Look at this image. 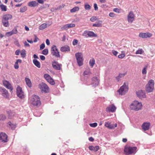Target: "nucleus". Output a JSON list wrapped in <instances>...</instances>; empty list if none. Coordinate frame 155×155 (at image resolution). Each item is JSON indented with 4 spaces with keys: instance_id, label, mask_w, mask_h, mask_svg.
Listing matches in <instances>:
<instances>
[{
    "instance_id": "1",
    "label": "nucleus",
    "mask_w": 155,
    "mask_h": 155,
    "mask_svg": "<svg viewBox=\"0 0 155 155\" xmlns=\"http://www.w3.org/2000/svg\"><path fill=\"white\" fill-rule=\"evenodd\" d=\"M142 107V105L141 102L135 101L130 104V107L131 110L138 111L141 109Z\"/></svg>"
},
{
    "instance_id": "2",
    "label": "nucleus",
    "mask_w": 155,
    "mask_h": 155,
    "mask_svg": "<svg viewBox=\"0 0 155 155\" xmlns=\"http://www.w3.org/2000/svg\"><path fill=\"white\" fill-rule=\"evenodd\" d=\"M137 149V147H136L125 146L124 152L126 155H128L135 153L136 152Z\"/></svg>"
},
{
    "instance_id": "3",
    "label": "nucleus",
    "mask_w": 155,
    "mask_h": 155,
    "mask_svg": "<svg viewBox=\"0 0 155 155\" xmlns=\"http://www.w3.org/2000/svg\"><path fill=\"white\" fill-rule=\"evenodd\" d=\"M31 101L32 104L35 106H39L41 103L39 97L35 95H33L31 97Z\"/></svg>"
},
{
    "instance_id": "4",
    "label": "nucleus",
    "mask_w": 155,
    "mask_h": 155,
    "mask_svg": "<svg viewBox=\"0 0 155 155\" xmlns=\"http://www.w3.org/2000/svg\"><path fill=\"white\" fill-rule=\"evenodd\" d=\"M154 81L150 80L146 86V90L147 92H152L154 89Z\"/></svg>"
},
{
    "instance_id": "5",
    "label": "nucleus",
    "mask_w": 155,
    "mask_h": 155,
    "mask_svg": "<svg viewBox=\"0 0 155 155\" xmlns=\"http://www.w3.org/2000/svg\"><path fill=\"white\" fill-rule=\"evenodd\" d=\"M83 35L86 38L96 37L97 36V34L94 32L89 31H85L83 34Z\"/></svg>"
},
{
    "instance_id": "6",
    "label": "nucleus",
    "mask_w": 155,
    "mask_h": 155,
    "mask_svg": "<svg viewBox=\"0 0 155 155\" xmlns=\"http://www.w3.org/2000/svg\"><path fill=\"white\" fill-rule=\"evenodd\" d=\"M128 85H126L125 83H124V84L120 87L118 91L120 94L122 95L124 94L128 91Z\"/></svg>"
},
{
    "instance_id": "7",
    "label": "nucleus",
    "mask_w": 155,
    "mask_h": 155,
    "mask_svg": "<svg viewBox=\"0 0 155 155\" xmlns=\"http://www.w3.org/2000/svg\"><path fill=\"white\" fill-rule=\"evenodd\" d=\"M51 54L55 56L57 58L60 57L59 52L55 45H53L51 47Z\"/></svg>"
},
{
    "instance_id": "8",
    "label": "nucleus",
    "mask_w": 155,
    "mask_h": 155,
    "mask_svg": "<svg viewBox=\"0 0 155 155\" xmlns=\"http://www.w3.org/2000/svg\"><path fill=\"white\" fill-rule=\"evenodd\" d=\"M39 88L42 91L47 93L49 91V87L47 85L44 83H42L39 85Z\"/></svg>"
},
{
    "instance_id": "9",
    "label": "nucleus",
    "mask_w": 155,
    "mask_h": 155,
    "mask_svg": "<svg viewBox=\"0 0 155 155\" xmlns=\"http://www.w3.org/2000/svg\"><path fill=\"white\" fill-rule=\"evenodd\" d=\"M117 109L116 107L114 104L109 105L106 108V111L107 112L113 113Z\"/></svg>"
},
{
    "instance_id": "10",
    "label": "nucleus",
    "mask_w": 155,
    "mask_h": 155,
    "mask_svg": "<svg viewBox=\"0 0 155 155\" xmlns=\"http://www.w3.org/2000/svg\"><path fill=\"white\" fill-rule=\"evenodd\" d=\"M44 77L47 81L51 84L54 85L55 84L54 81L49 75L45 74L44 75Z\"/></svg>"
},
{
    "instance_id": "11",
    "label": "nucleus",
    "mask_w": 155,
    "mask_h": 155,
    "mask_svg": "<svg viewBox=\"0 0 155 155\" xmlns=\"http://www.w3.org/2000/svg\"><path fill=\"white\" fill-rule=\"evenodd\" d=\"M152 35L149 32L142 33H139V36L142 38H150L152 36Z\"/></svg>"
},
{
    "instance_id": "12",
    "label": "nucleus",
    "mask_w": 155,
    "mask_h": 155,
    "mask_svg": "<svg viewBox=\"0 0 155 155\" xmlns=\"http://www.w3.org/2000/svg\"><path fill=\"white\" fill-rule=\"evenodd\" d=\"M16 91L18 96L20 98H22L24 97V94L22 88L18 86L17 88Z\"/></svg>"
},
{
    "instance_id": "13",
    "label": "nucleus",
    "mask_w": 155,
    "mask_h": 155,
    "mask_svg": "<svg viewBox=\"0 0 155 155\" xmlns=\"http://www.w3.org/2000/svg\"><path fill=\"white\" fill-rule=\"evenodd\" d=\"M3 84L5 87L10 90V91H12L13 87L9 81L6 80H4L3 81Z\"/></svg>"
},
{
    "instance_id": "14",
    "label": "nucleus",
    "mask_w": 155,
    "mask_h": 155,
    "mask_svg": "<svg viewBox=\"0 0 155 155\" xmlns=\"http://www.w3.org/2000/svg\"><path fill=\"white\" fill-rule=\"evenodd\" d=\"M134 19V15L132 11H130L129 13L127 16V20L128 22L132 23Z\"/></svg>"
},
{
    "instance_id": "15",
    "label": "nucleus",
    "mask_w": 155,
    "mask_h": 155,
    "mask_svg": "<svg viewBox=\"0 0 155 155\" xmlns=\"http://www.w3.org/2000/svg\"><path fill=\"white\" fill-rule=\"evenodd\" d=\"M0 91L3 97L6 98L8 97L9 94L8 91L4 87H0Z\"/></svg>"
},
{
    "instance_id": "16",
    "label": "nucleus",
    "mask_w": 155,
    "mask_h": 155,
    "mask_svg": "<svg viewBox=\"0 0 155 155\" xmlns=\"http://www.w3.org/2000/svg\"><path fill=\"white\" fill-rule=\"evenodd\" d=\"M0 140L4 143L8 141L7 136L4 133H1L0 134Z\"/></svg>"
},
{
    "instance_id": "17",
    "label": "nucleus",
    "mask_w": 155,
    "mask_h": 155,
    "mask_svg": "<svg viewBox=\"0 0 155 155\" xmlns=\"http://www.w3.org/2000/svg\"><path fill=\"white\" fill-rule=\"evenodd\" d=\"M104 126L109 129H114L117 126V124H111L110 123L107 121L105 123Z\"/></svg>"
},
{
    "instance_id": "18",
    "label": "nucleus",
    "mask_w": 155,
    "mask_h": 155,
    "mask_svg": "<svg viewBox=\"0 0 155 155\" xmlns=\"http://www.w3.org/2000/svg\"><path fill=\"white\" fill-rule=\"evenodd\" d=\"M92 82L91 84L93 87L97 86L99 83V80L97 77H94L92 78Z\"/></svg>"
},
{
    "instance_id": "19",
    "label": "nucleus",
    "mask_w": 155,
    "mask_h": 155,
    "mask_svg": "<svg viewBox=\"0 0 155 155\" xmlns=\"http://www.w3.org/2000/svg\"><path fill=\"white\" fill-rule=\"evenodd\" d=\"M136 94L137 97L140 99H142L146 97L145 92L143 91L140 90L136 92Z\"/></svg>"
},
{
    "instance_id": "20",
    "label": "nucleus",
    "mask_w": 155,
    "mask_h": 155,
    "mask_svg": "<svg viewBox=\"0 0 155 155\" xmlns=\"http://www.w3.org/2000/svg\"><path fill=\"white\" fill-rule=\"evenodd\" d=\"M150 123L148 122H145L142 124L141 127L142 129L144 130H148L150 128Z\"/></svg>"
},
{
    "instance_id": "21",
    "label": "nucleus",
    "mask_w": 155,
    "mask_h": 155,
    "mask_svg": "<svg viewBox=\"0 0 155 155\" xmlns=\"http://www.w3.org/2000/svg\"><path fill=\"white\" fill-rule=\"evenodd\" d=\"M52 65L54 69L57 70H60V65L57 62L54 61L52 63Z\"/></svg>"
},
{
    "instance_id": "22",
    "label": "nucleus",
    "mask_w": 155,
    "mask_h": 155,
    "mask_svg": "<svg viewBox=\"0 0 155 155\" xmlns=\"http://www.w3.org/2000/svg\"><path fill=\"white\" fill-rule=\"evenodd\" d=\"M12 18V16L10 14H6L4 15L2 18V20L4 21H8V20L11 19Z\"/></svg>"
},
{
    "instance_id": "23",
    "label": "nucleus",
    "mask_w": 155,
    "mask_h": 155,
    "mask_svg": "<svg viewBox=\"0 0 155 155\" xmlns=\"http://www.w3.org/2000/svg\"><path fill=\"white\" fill-rule=\"evenodd\" d=\"M91 74L90 69L89 68H88L86 69L84 71L83 74L84 77H88L90 76Z\"/></svg>"
},
{
    "instance_id": "24",
    "label": "nucleus",
    "mask_w": 155,
    "mask_h": 155,
    "mask_svg": "<svg viewBox=\"0 0 155 155\" xmlns=\"http://www.w3.org/2000/svg\"><path fill=\"white\" fill-rule=\"evenodd\" d=\"M88 148L91 150L96 152L99 149V147L98 146H96L95 147L93 146H89Z\"/></svg>"
},
{
    "instance_id": "25",
    "label": "nucleus",
    "mask_w": 155,
    "mask_h": 155,
    "mask_svg": "<svg viewBox=\"0 0 155 155\" xmlns=\"http://www.w3.org/2000/svg\"><path fill=\"white\" fill-rule=\"evenodd\" d=\"M60 50L62 52L69 51H70V48L68 46H63L61 48Z\"/></svg>"
},
{
    "instance_id": "26",
    "label": "nucleus",
    "mask_w": 155,
    "mask_h": 155,
    "mask_svg": "<svg viewBox=\"0 0 155 155\" xmlns=\"http://www.w3.org/2000/svg\"><path fill=\"white\" fill-rule=\"evenodd\" d=\"M95 64V61L94 58H91L90 59L89 61V64L91 68H93L94 65Z\"/></svg>"
},
{
    "instance_id": "27",
    "label": "nucleus",
    "mask_w": 155,
    "mask_h": 155,
    "mask_svg": "<svg viewBox=\"0 0 155 155\" xmlns=\"http://www.w3.org/2000/svg\"><path fill=\"white\" fill-rule=\"evenodd\" d=\"M17 33V31L16 29H15V30H13L12 31L6 33V35L8 37L12 35L13 34H16Z\"/></svg>"
},
{
    "instance_id": "28",
    "label": "nucleus",
    "mask_w": 155,
    "mask_h": 155,
    "mask_svg": "<svg viewBox=\"0 0 155 155\" xmlns=\"http://www.w3.org/2000/svg\"><path fill=\"white\" fill-rule=\"evenodd\" d=\"M38 4V3L35 1L30 2L28 3V5L30 7H35Z\"/></svg>"
},
{
    "instance_id": "29",
    "label": "nucleus",
    "mask_w": 155,
    "mask_h": 155,
    "mask_svg": "<svg viewBox=\"0 0 155 155\" xmlns=\"http://www.w3.org/2000/svg\"><path fill=\"white\" fill-rule=\"evenodd\" d=\"M25 79L27 85L29 87H31V83L30 80L27 78H26Z\"/></svg>"
},
{
    "instance_id": "30",
    "label": "nucleus",
    "mask_w": 155,
    "mask_h": 155,
    "mask_svg": "<svg viewBox=\"0 0 155 155\" xmlns=\"http://www.w3.org/2000/svg\"><path fill=\"white\" fill-rule=\"evenodd\" d=\"M102 21H101L99 20L96 23L94 24L93 26L96 27H101L102 26Z\"/></svg>"
},
{
    "instance_id": "31",
    "label": "nucleus",
    "mask_w": 155,
    "mask_h": 155,
    "mask_svg": "<svg viewBox=\"0 0 155 155\" xmlns=\"http://www.w3.org/2000/svg\"><path fill=\"white\" fill-rule=\"evenodd\" d=\"M34 64L38 68H40L41 67V64L40 62L38 61L37 60L34 59L33 61Z\"/></svg>"
},
{
    "instance_id": "32",
    "label": "nucleus",
    "mask_w": 155,
    "mask_h": 155,
    "mask_svg": "<svg viewBox=\"0 0 155 155\" xmlns=\"http://www.w3.org/2000/svg\"><path fill=\"white\" fill-rule=\"evenodd\" d=\"M126 75V73L120 74L118 76L116 77V80L117 81H119L120 78L124 77Z\"/></svg>"
},
{
    "instance_id": "33",
    "label": "nucleus",
    "mask_w": 155,
    "mask_h": 155,
    "mask_svg": "<svg viewBox=\"0 0 155 155\" xmlns=\"http://www.w3.org/2000/svg\"><path fill=\"white\" fill-rule=\"evenodd\" d=\"M47 27V24L43 23L39 26V29L40 30H42Z\"/></svg>"
},
{
    "instance_id": "34",
    "label": "nucleus",
    "mask_w": 155,
    "mask_h": 155,
    "mask_svg": "<svg viewBox=\"0 0 155 155\" xmlns=\"http://www.w3.org/2000/svg\"><path fill=\"white\" fill-rule=\"evenodd\" d=\"M8 124L12 129H14L16 127V124H12L11 122H8Z\"/></svg>"
},
{
    "instance_id": "35",
    "label": "nucleus",
    "mask_w": 155,
    "mask_h": 155,
    "mask_svg": "<svg viewBox=\"0 0 155 155\" xmlns=\"http://www.w3.org/2000/svg\"><path fill=\"white\" fill-rule=\"evenodd\" d=\"M144 52V51L142 48H139L136 51V54H142Z\"/></svg>"
},
{
    "instance_id": "36",
    "label": "nucleus",
    "mask_w": 155,
    "mask_h": 155,
    "mask_svg": "<svg viewBox=\"0 0 155 155\" xmlns=\"http://www.w3.org/2000/svg\"><path fill=\"white\" fill-rule=\"evenodd\" d=\"M2 22L3 25L5 27H8L9 25L8 21H4L2 20Z\"/></svg>"
},
{
    "instance_id": "37",
    "label": "nucleus",
    "mask_w": 155,
    "mask_h": 155,
    "mask_svg": "<svg viewBox=\"0 0 155 155\" xmlns=\"http://www.w3.org/2000/svg\"><path fill=\"white\" fill-rule=\"evenodd\" d=\"M0 7L2 11H6L7 10L6 6L3 4L1 5Z\"/></svg>"
},
{
    "instance_id": "38",
    "label": "nucleus",
    "mask_w": 155,
    "mask_h": 155,
    "mask_svg": "<svg viewBox=\"0 0 155 155\" xmlns=\"http://www.w3.org/2000/svg\"><path fill=\"white\" fill-rule=\"evenodd\" d=\"M84 7L86 10H89L91 9V6L87 3H85L84 4Z\"/></svg>"
},
{
    "instance_id": "39",
    "label": "nucleus",
    "mask_w": 155,
    "mask_h": 155,
    "mask_svg": "<svg viewBox=\"0 0 155 155\" xmlns=\"http://www.w3.org/2000/svg\"><path fill=\"white\" fill-rule=\"evenodd\" d=\"M121 54H119L118 55V57L119 58L122 59L125 56L124 51H121Z\"/></svg>"
},
{
    "instance_id": "40",
    "label": "nucleus",
    "mask_w": 155,
    "mask_h": 155,
    "mask_svg": "<svg viewBox=\"0 0 155 155\" xmlns=\"http://www.w3.org/2000/svg\"><path fill=\"white\" fill-rule=\"evenodd\" d=\"M84 60V59H80L79 60V64H78V66H81L83 64Z\"/></svg>"
},
{
    "instance_id": "41",
    "label": "nucleus",
    "mask_w": 155,
    "mask_h": 155,
    "mask_svg": "<svg viewBox=\"0 0 155 155\" xmlns=\"http://www.w3.org/2000/svg\"><path fill=\"white\" fill-rule=\"evenodd\" d=\"M80 59H84L83 57V55L81 53L78 52V63H79V60Z\"/></svg>"
},
{
    "instance_id": "42",
    "label": "nucleus",
    "mask_w": 155,
    "mask_h": 155,
    "mask_svg": "<svg viewBox=\"0 0 155 155\" xmlns=\"http://www.w3.org/2000/svg\"><path fill=\"white\" fill-rule=\"evenodd\" d=\"M97 17L95 16H94L91 17L90 19V20L92 22H94L95 21L97 20Z\"/></svg>"
},
{
    "instance_id": "43",
    "label": "nucleus",
    "mask_w": 155,
    "mask_h": 155,
    "mask_svg": "<svg viewBox=\"0 0 155 155\" xmlns=\"http://www.w3.org/2000/svg\"><path fill=\"white\" fill-rule=\"evenodd\" d=\"M97 123L95 122L93 123H91L89 124L90 127H95L97 126Z\"/></svg>"
},
{
    "instance_id": "44",
    "label": "nucleus",
    "mask_w": 155,
    "mask_h": 155,
    "mask_svg": "<svg viewBox=\"0 0 155 155\" xmlns=\"http://www.w3.org/2000/svg\"><path fill=\"white\" fill-rule=\"evenodd\" d=\"M27 10V8L26 6L21 8L20 9V12H25Z\"/></svg>"
},
{
    "instance_id": "45",
    "label": "nucleus",
    "mask_w": 155,
    "mask_h": 155,
    "mask_svg": "<svg viewBox=\"0 0 155 155\" xmlns=\"http://www.w3.org/2000/svg\"><path fill=\"white\" fill-rule=\"evenodd\" d=\"M147 66L145 67L142 70V73L143 74H145L147 73Z\"/></svg>"
},
{
    "instance_id": "46",
    "label": "nucleus",
    "mask_w": 155,
    "mask_h": 155,
    "mask_svg": "<svg viewBox=\"0 0 155 155\" xmlns=\"http://www.w3.org/2000/svg\"><path fill=\"white\" fill-rule=\"evenodd\" d=\"M78 10V6H76L70 10V12L71 13H73Z\"/></svg>"
},
{
    "instance_id": "47",
    "label": "nucleus",
    "mask_w": 155,
    "mask_h": 155,
    "mask_svg": "<svg viewBox=\"0 0 155 155\" xmlns=\"http://www.w3.org/2000/svg\"><path fill=\"white\" fill-rule=\"evenodd\" d=\"M69 28L68 24L64 25V26L61 28V30H67L68 28Z\"/></svg>"
},
{
    "instance_id": "48",
    "label": "nucleus",
    "mask_w": 155,
    "mask_h": 155,
    "mask_svg": "<svg viewBox=\"0 0 155 155\" xmlns=\"http://www.w3.org/2000/svg\"><path fill=\"white\" fill-rule=\"evenodd\" d=\"M48 53V50L47 49L44 50L42 51V54L44 55H46Z\"/></svg>"
},
{
    "instance_id": "49",
    "label": "nucleus",
    "mask_w": 155,
    "mask_h": 155,
    "mask_svg": "<svg viewBox=\"0 0 155 155\" xmlns=\"http://www.w3.org/2000/svg\"><path fill=\"white\" fill-rule=\"evenodd\" d=\"M25 50H22L21 52V55L22 57L24 58L26 55V53L25 52Z\"/></svg>"
},
{
    "instance_id": "50",
    "label": "nucleus",
    "mask_w": 155,
    "mask_h": 155,
    "mask_svg": "<svg viewBox=\"0 0 155 155\" xmlns=\"http://www.w3.org/2000/svg\"><path fill=\"white\" fill-rule=\"evenodd\" d=\"M6 119V116L4 115H0V120H4Z\"/></svg>"
},
{
    "instance_id": "51",
    "label": "nucleus",
    "mask_w": 155,
    "mask_h": 155,
    "mask_svg": "<svg viewBox=\"0 0 155 155\" xmlns=\"http://www.w3.org/2000/svg\"><path fill=\"white\" fill-rule=\"evenodd\" d=\"M113 11L114 12H117L118 13H120V9H118L117 8H114L113 10Z\"/></svg>"
},
{
    "instance_id": "52",
    "label": "nucleus",
    "mask_w": 155,
    "mask_h": 155,
    "mask_svg": "<svg viewBox=\"0 0 155 155\" xmlns=\"http://www.w3.org/2000/svg\"><path fill=\"white\" fill-rule=\"evenodd\" d=\"M94 10L95 11H97L98 10V7L96 3H95L94 4Z\"/></svg>"
},
{
    "instance_id": "53",
    "label": "nucleus",
    "mask_w": 155,
    "mask_h": 155,
    "mask_svg": "<svg viewBox=\"0 0 155 155\" xmlns=\"http://www.w3.org/2000/svg\"><path fill=\"white\" fill-rule=\"evenodd\" d=\"M14 68L15 69H18L19 68L18 63L17 62H15L14 65Z\"/></svg>"
},
{
    "instance_id": "54",
    "label": "nucleus",
    "mask_w": 155,
    "mask_h": 155,
    "mask_svg": "<svg viewBox=\"0 0 155 155\" xmlns=\"http://www.w3.org/2000/svg\"><path fill=\"white\" fill-rule=\"evenodd\" d=\"M112 53L114 55L116 56L118 54V52L116 51L113 50L112 51Z\"/></svg>"
},
{
    "instance_id": "55",
    "label": "nucleus",
    "mask_w": 155,
    "mask_h": 155,
    "mask_svg": "<svg viewBox=\"0 0 155 155\" xmlns=\"http://www.w3.org/2000/svg\"><path fill=\"white\" fill-rule=\"evenodd\" d=\"M74 45H76L78 43V40L76 39H74L72 42Z\"/></svg>"
},
{
    "instance_id": "56",
    "label": "nucleus",
    "mask_w": 155,
    "mask_h": 155,
    "mask_svg": "<svg viewBox=\"0 0 155 155\" xmlns=\"http://www.w3.org/2000/svg\"><path fill=\"white\" fill-rule=\"evenodd\" d=\"M45 44H44V43L40 45V49L41 50H42V49H44L45 48Z\"/></svg>"
},
{
    "instance_id": "57",
    "label": "nucleus",
    "mask_w": 155,
    "mask_h": 155,
    "mask_svg": "<svg viewBox=\"0 0 155 155\" xmlns=\"http://www.w3.org/2000/svg\"><path fill=\"white\" fill-rule=\"evenodd\" d=\"M68 28L74 27L75 26V24H68Z\"/></svg>"
},
{
    "instance_id": "58",
    "label": "nucleus",
    "mask_w": 155,
    "mask_h": 155,
    "mask_svg": "<svg viewBox=\"0 0 155 155\" xmlns=\"http://www.w3.org/2000/svg\"><path fill=\"white\" fill-rule=\"evenodd\" d=\"M115 15L114 13L113 12H110L109 14V16L111 17H114L115 16Z\"/></svg>"
},
{
    "instance_id": "59",
    "label": "nucleus",
    "mask_w": 155,
    "mask_h": 155,
    "mask_svg": "<svg viewBox=\"0 0 155 155\" xmlns=\"http://www.w3.org/2000/svg\"><path fill=\"white\" fill-rule=\"evenodd\" d=\"M24 44L25 47H30V45L26 41L24 42Z\"/></svg>"
},
{
    "instance_id": "60",
    "label": "nucleus",
    "mask_w": 155,
    "mask_h": 155,
    "mask_svg": "<svg viewBox=\"0 0 155 155\" xmlns=\"http://www.w3.org/2000/svg\"><path fill=\"white\" fill-rule=\"evenodd\" d=\"M40 59L42 61L44 60L45 59V57L43 55H40Z\"/></svg>"
},
{
    "instance_id": "61",
    "label": "nucleus",
    "mask_w": 155,
    "mask_h": 155,
    "mask_svg": "<svg viewBox=\"0 0 155 155\" xmlns=\"http://www.w3.org/2000/svg\"><path fill=\"white\" fill-rule=\"evenodd\" d=\"M20 52V51L19 50H17L15 52V54L16 55H19Z\"/></svg>"
},
{
    "instance_id": "62",
    "label": "nucleus",
    "mask_w": 155,
    "mask_h": 155,
    "mask_svg": "<svg viewBox=\"0 0 155 155\" xmlns=\"http://www.w3.org/2000/svg\"><path fill=\"white\" fill-rule=\"evenodd\" d=\"M14 44L18 46H20L18 41H15L14 42Z\"/></svg>"
},
{
    "instance_id": "63",
    "label": "nucleus",
    "mask_w": 155,
    "mask_h": 155,
    "mask_svg": "<svg viewBox=\"0 0 155 155\" xmlns=\"http://www.w3.org/2000/svg\"><path fill=\"white\" fill-rule=\"evenodd\" d=\"M38 2L40 4H42L44 3V1L43 0H37Z\"/></svg>"
},
{
    "instance_id": "64",
    "label": "nucleus",
    "mask_w": 155,
    "mask_h": 155,
    "mask_svg": "<svg viewBox=\"0 0 155 155\" xmlns=\"http://www.w3.org/2000/svg\"><path fill=\"white\" fill-rule=\"evenodd\" d=\"M46 44L48 45H49L50 44V41L48 39H47L46 40Z\"/></svg>"
}]
</instances>
